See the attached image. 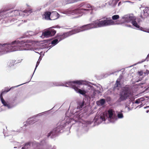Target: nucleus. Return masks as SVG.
I'll list each match as a JSON object with an SVG mask.
<instances>
[{"mask_svg": "<svg viewBox=\"0 0 149 149\" xmlns=\"http://www.w3.org/2000/svg\"><path fill=\"white\" fill-rule=\"evenodd\" d=\"M138 73L139 75L140 76H142L143 75V72L142 71H140L139 72H138Z\"/></svg>", "mask_w": 149, "mask_h": 149, "instance_id": "obj_39", "label": "nucleus"}, {"mask_svg": "<svg viewBox=\"0 0 149 149\" xmlns=\"http://www.w3.org/2000/svg\"><path fill=\"white\" fill-rule=\"evenodd\" d=\"M136 19V18L132 14H129L125 15L122 16L120 19L119 20V22L121 24L124 23H128Z\"/></svg>", "mask_w": 149, "mask_h": 149, "instance_id": "obj_12", "label": "nucleus"}, {"mask_svg": "<svg viewBox=\"0 0 149 149\" xmlns=\"http://www.w3.org/2000/svg\"><path fill=\"white\" fill-rule=\"evenodd\" d=\"M121 3H121V1L119 2L118 3V6H120V5L121 4Z\"/></svg>", "mask_w": 149, "mask_h": 149, "instance_id": "obj_44", "label": "nucleus"}, {"mask_svg": "<svg viewBox=\"0 0 149 149\" xmlns=\"http://www.w3.org/2000/svg\"><path fill=\"white\" fill-rule=\"evenodd\" d=\"M143 105L142 104H141L140 105L138 106V107H139V108H140L143 106Z\"/></svg>", "mask_w": 149, "mask_h": 149, "instance_id": "obj_45", "label": "nucleus"}, {"mask_svg": "<svg viewBox=\"0 0 149 149\" xmlns=\"http://www.w3.org/2000/svg\"><path fill=\"white\" fill-rule=\"evenodd\" d=\"M22 84L17 85L15 86L9 88L8 87L5 88L4 89L2 90V91L0 95V98L1 103L3 106L6 107L8 109H11L16 106L15 104H14L15 101L16 100V97H15L14 99L12 100H11L9 102L6 101L3 98V95L5 93H6L7 92L10 91L11 89L15 87H17L19 86L22 85Z\"/></svg>", "mask_w": 149, "mask_h": 149, "instance_id": "obj_7", "label": "nucleus"}, {"mask_svg": "<svg viewBox=\"0 0 149 149\" xmlns=\"http://www.w3.org/2000/svg\"><path fill=\"white\" fill-rule=\"evenodd\" d=\"M59 17V15L56 11L52 12L51 20H54L57 19Z\"/></svg>", "mask_w": 149, "mask_h": 149, "instance_id": "obj_19", "label": "nucleus"}, {"mask_svg": "<svg viewBox=\"0 0 149 149\" xmlns=\"http://www.w3.org/2000/svg\"><path fill=\"white\" fill-rule=\"evenodd\" d=\"M10 22L11 23L13 22L15 23L17 22V20L16 18V17H13L12 18H10Z\"/></svg>", "mask_w": 149, "mask_h": 149, "instance_id": "obj_30", "label": "nucleus"}, {"mask_svg": "<svg viewBox=\"0 0 149 149\" xmlns=\"http://www.w3.org/2000/svg\"><path fill=\"white\" fill-rule=\"evenodd\" d=\"M60 27L58 25L53 26L46 29L42 33V36L44 37L48 38L54 36L56 33V30L52 28H60Z\"/></svg>", "mask_w": 149, "mask_h": 149, "instance_id": "obj_13", "label": "nucleus"}, {"mask_svg": "<svg viewBox=\"0 0 149 149\" xmlns=\"http://www.w3.org/2000/svg\"><path fill=\"white\" fill-rule=\"evenodd\" d=\"M149 108V106H148L145 107H144V109H146V108Z\"/></svg>", "mask_w": 149, "mask_h": 149, "instance_id": "obj_48", "label": "nucleus"}, {"mask_svg": "<svg viewBox=\"0 0 149 149\" xmlns=\"http://www.w3.org/2000/svg\"><path fill=\"white\" fill-rule=\"evenodd\" d=\"M52 12L49 11H46L44 15L45 19L47 20H51L50 17L51 15Z\"/></svg>", "mask_w": 149, "mask_h": 149, "instance_id": "obj_21", "label": "nucleus"}, {"mask_svg": "<svg viewBox=\"0 0 149 149\" xmlns=\"http://www.w3.org/2000/svg\"><path fill=\"white\" fill-rule=\"evenodd\" d=\"M143 84V83H142V84Z\"/></svg>", "mask_w": 149, "mask_h": 149, "instance_id": "obj_53", "label": "nucleus"}, {"mask_svg": "<svg viewBox=\"0 0 149 149\" xmlns=\"http://www.w3.org/2000/svg\"><path fill=\"white\" fill-rule=\"evenodd\" d=\"M34 72H35V71H34ZM33 74H34V73H33ZM33 75V74L32 75Z\"/></svg>", "mask_w": 149, "mask_h": 149, "instance_id": "obj_52", "label": "nucleus"}, {"mask_svg": "<svg viewBox=\"0 0 149 149\" xmlns=\"http://www.w3.org/2000/svg\"><path fill=\"white\" fill-rule=\"evenodd\" d=\"M131 94L130 88L128 87H124L119 94V98L117 100L118 102L125 100Z\"/></svg>", "mask_w": 149, "mask_h": 149, "instance_id": "obj_9", "label": "nucleus"}, {"mask_svg": "<svg viewBox=\"0 0 149 149\" xmlns=\"http://www.w3.org/2000/svg\"><path fill=\"white\" fill-rule=\"evenodd\" d=\"M0 45H1V44H0ZM0 54H1V53H0ZM0 55H1V54H0Z\"/></svg>", "mask_w": 149, "mask_h": 149, "instance_id": "obj_56", "label": "nucleus"}, {"mask_svg": "<svg viewBox=\"0 0 149 149\" xmlns=\"http://www.w3.org/2000/svg\"><path fill=\"white\" fill-rule=\"evenodd\" d=\"M21 38H18L10 43H6L0 45L1 54L7 52L17 50H29L32 48L31 43L29 40L25 41Z\"/></svg>", "mask_w": 149, "mask_h": 149, "instance_id": "obj_2", "label": "nucleus"}, {"mask_svg": "<svg viewBox=\"0 0 149 149\" xmlns=\"http://www.w3.org/2000/svg\"><path fill=\"white\" fill-rule=\"evenodd\" d=\"M61 85H60L58 84V83L57 82H49L47 84V88H49L50 87H53L54 86H62Z\"/></svg>", "mask_w": 149, "mask_h": 149, "instance_id": "obj_20", "label": "nucleus"}, {"mask_svg": "<svg viewBox=\"0 0 149 149\" xmlns=\"http://www.w3.org/2000/svg\"><path fill=\"white\" fill-rule=\"evenodd\" d=\"M103 20L97 19L91 23L93 29L115 25V24L114 21L111 19L110 18L104 17Z\"/></svg>", "mask_w": 149, "mask_h": 149, "instance_id": "obj_5", "label": "nucleus"}, {"mask_svg": "<svg viewBox=\"0 0 149 149\" xmlns=\"http://www.w3.org/2000/svg\"><path fill=\"white\" fill-rule=\"evenodd\" d=\"M107 3H104L102 5H101L100 6V7H101L102 8H104L106 6Z\"/></svg>", "mask_w": 149, "mask_h": 149, "instance_id": "obj_36", "label": "nucleus"}, {"mask_svg": "<svg viewBox=\"0 0 149 149\" xmlns=\"http://www.w3.org/2000/svg\"><path fill=\"white\" fill-rule=\"evenodd\" d=\"M86 81L83 80H78L73 81H68L66 82L67 84L64 86L66 87L72 88L74 89L76 92L78 93L83 95H85L86 93L85 91L79 89V86L84 84Z\"/></svg>", "mask_w": 149, "mask_h": 149, "instance_id": "obj_6", "label": "nucleus"}, {"mask_svg": "<svg viewBox=\"0 0 149 149\" xmlns=\"http://www.w3.org/2000/svg\"><path fill=\"white\" fill-rule=\"evenodd\" d=\"M41 113H40V114H41ZM40 114V113H39V114Z\"/></svg>", "mask_w": 149, "mask_h": 149, "instance_id": "obj_55", "label": "nucleus"}, {"mask_svg": "<svg viewBox=\"0 0 149 149\" xmlns=\"http://www.w3.org/2000/svg\"><path fill=\"white\" fill-rule=\"evenodd\" d=\"M131 23L132 25L134 26L135 27L137 28V29L146 32V31H145V29L141 27H140L139 26V25L138 24L137 22L136 21V20H134L132 21L131 22Z\"/></svg>", "mask_w": 149, "mask_h": 149, "instance_id": "obj_18", "label": "nucleus"}, {"mask_svg": "<svg viewBox=\"0 0 149 149\" xmlns=\"http://www.w3.org/2000/svg\"><path fill=\"white\" fill-rule=\"evenodd\" d=\"M119 16L118 15H116L112 16L111 17L112 20L113 21V20H116L118 19L119 18Z\"/></svg>", "mask_w": 149, "mask_h": 149, "instance_id": "obj_29", "label": "nucleus"}, {"mask_svg": "<svg viewBox=\"0 0 149 149\" xmlns=\"http://www.w3.org/2000/svg\"><path fill=\"white\" fill-rule=\"evenodd\" d=\"M144 74H147V75H148L149 74V71L148 70H146V71L145 72H143Z\"/></svg>", "mask_w": 149, "mask_h": 149, "instance_id": "obj_38", "label": "nucleus"}, {"mask_svg": "<svg viewBox=\"0 0 149 149\" xmlns=\"http://www.w3.org/2000/svg\"><path fill=\"white\" fill-rule=\"evenodd\" d=\"M119 72L118 71H117L115 72H112V73L109 74H108V75H110L111 74H113L115 72Z\"/></svg>", "mask_w": 149, "mask_h": 149, "instance_id": "obj_42", "label": "nucleus"}, {"mask_svg": "<svg viewBox=\"0 0 149 149\" xmlns=\"http://www.w3.org/2000/svg\"><path fill=\"white\" fill-rule=\"evenodd\" d=\"M71 35V34L70 31L67 32L58 33L57 34L56 38L52 40L51 44L53 46H54L59 42Z\"/></svg>", "mask_w": 149, "mask_h": 149, "instance_id": "obj_10", "label": "nucleus"}, {"mask_svg": "<svg viewBox=\"0 0 149 149\" xmlns=\"http://www.w3.org/2000/svg\"><path fill=\"white\" fill-rule=\"evenodd\" d=\"M123 76L122 75H120L119 78L117 79L116 81V83L115 85V86L116 87H119L120 86V81L122 79Z\"/></svg>", "mask_w": 149, "mask_h": 149, "instance_id": "obj_22", "label": "nucleus"}, {"mask_svg": "<svg viewBox=\"0 0 149 149\" xmlns=\"http://www.w3.org/2000/svg\"><path fill=\"white\" fill-rule=\"evenodd\" d=\"M41 59H42V58L40 57V56L38 60V61H37V62L36 63V66L35 68V69L34 71H35L36 69L38 67V66L39 65L40 62V61H41Z\"/></svg>", "mask_w": 149, "mask_h": 149, "instance_id": "obj_31", "label": "nucleus"}, {"mask_svg": "<svg viewBox=\"0 0 149 149\" xmlns=\"http://www.w3.org/2000/svg\"><path fill=\"white\" fill-rule=\"evenodd\" d=\"M3 134H4V136H8V135H6V134H5V133L4 132V131L3 132Z\"/></svg>", "mask_w": 149, "mask_h": 149, "instance_id": "obj_47", "label": "nucleus"}, {"mask_svg": "<svg viewBox=\"0 0 149 149\" xmlns=\"http://www.w3.org/2000/svg\"><path fill=\"white\" fill-rule=\"evenodd\" d=\"M85 105V101L83 99L82 101L77 102V106L74 109L73 111L71 112L74 114L73 118H70L69 116L66 117L64 120H60L57 124V127L51 131L48 134L47 137H51V138H53L56 136L59 133L63 132V130L68 124H70L72 125H77L78 126H81L83 127H86L87 124H84L86 122L83 120V115L82 113L79 112L82 110Z\"/></svg>", "mask_w": 149, "mask_h": 149, "instance_id": "obj_1", "label": "nucleus"}, {"mask_svg": "<svg viewBox=\"0 0 149 149\" xmlns=\"http://www.w3.org/2000/svg\"><path fill=\"white\" fill-rule=\"evenodd\" d=\"M24 84H25V83H24ZM22 84V85H23V84Z\"/></svg>", "mask_w": 149, "mask_h": 149, "instance_id": "obj_54", "label": "nucleus"}, {"mask_svg": "<svg viewBox=\"0 0 149 149\" xmlns=\"http://www.w3.org/2000/svg\"><path fill=\"white\" fill-rule=\"evenodd\" d=\"M106 118H107V116H105L104 114H103L102 116H96L93 119V121L95 123H96L99 124L103 121H105Z\"/></svg>", "mask_w": 149, "mask_h": 149, "instance_id": "obj_15", "label": "nucleus"}, {"mask_svg": "<svg viewBox=\"0 0 149 149\" xmlns=\"http://www.w3.org/2000/svg\"><path fill=\"white\" fill-rule=\"evenodd\" d=\"M15 61L14 60H10L8 62L7 66L9 67H11L14 65Z\"/></svg>", "mask_w": 149, "mask_h": 149, "instance_id": "obj_25", "label": "nucleus"}, {"mask_svg": "<svg viewBox=\"0 0 149 149\" xmlns=\"http://www.w3.org/2000/svg\"><path fill=\"white\" fill-rule=\"evenodd\" d=\"M84 84H86V88L87 90L86 91H90H90L91 92H92V91H94L95 90L94 88L90 84H91V83L88 82L86 81V82H84Z\"/></svg>", "mask_w": 149, "mask_h": 149, "instance_id": "obj_17", "label": "nucleus"}, {"mask_svg": "<svg viewBox=\"0 0 149 149\" xmlns=\"http://www.w3.org/2000/svg\"><path fill=\"white\" fill-rule=\"evenodd\" d=\"M39 144L35 142L32 143L29 142L25 143L21 149H33L37 147Z\"/></svg>", "mask_w": 149, "mask_h": 149, "instance_id": "obj_14", "label": "nucleus"}, {"mask_svg": "<svg viewBox=\"0 0 149 149\" xmlns=\"http://www.w3.org/2000/svg\"><path fill=\"white\" fill-rule=\"evenodd\" d=\"M34 72H35V71H34ZM33 74H34V73H33ZM33 75V74L32 75Z\"/></svg>", "mask_w": 149, "mask_h": 149, "instance_id": "obj_51", "label": "nucleus"}, {"mask_svg": "<svg viewBox=\"0 0 149 149\" xmlns=\"http://www.w3.org/2000/svg\"><path fill=\"white\" fill-rule=\"evenodd\" d=\"M139 100H140V102L141 103L144 100H145V99L144 97H142L140 98H139Z\"/></svg>", "mask_w": 149, "mask_h": 149, "instance_id": "obj_34", "label": "nucleus"}, {"mask_svg": "<svg viewBox=\"0 0 149 149\" xmlns=\"http://www.w3.org/2000/svg\"><path fill=\"white\" fill-rule=\"evenodd\" d=\"M80 133H79L78 134H78Z\"/></svg>", "mask_w": 149, "mask_h": 149, "instance_id": "obj_50", "label": "nucleus"}, {"mask_svg": "<svg viewBox=\"0 0 149 149\" xmlns=\"http://www.w3.org/2000/svg\"><path fill=\"white\" fill-rule=\"evenodd\" d=\"M118 1L116 0H110L108 3L109 5L112 6H115L117 4Z\"/></svg>", "mask_w": 149, "mask_h": 149, "instance_id": "obj_24", "label": "nucleus"}, {"mask_svg": "<svg viewBox=\"0 0 149 149\" xmlns=\"http://www.w3.org/2000/svg\"><path fill=\"white\" fill-rule=\"evenodd\" d=\"M125 26H126L128 27H132V26L130 25L127 24V25H126Z\"/></svg>", "mask_w": 149, "mask_h": 149, "instance_id": "obj_43", "label": "nucleus"}, {"mask_svg": "<svg viewBox=\"0 0 149 149\" xmlns=\"http://www.w3.org/2000/svg\"><path fill=\"white\" fill-rule=\"evenodd\" d=\"M125 109L127 108L128 111H130V110H131V109L130 108L129 105L128 104H126L125 105Z\"/></svg>", "mask_w": 149, "mask_h": 149, "instance_id": "obj_35", "label": "nucleus"}, {"mask_svg": "<svg viewBox=\"0 0 149 149\" xmlns=\"http://www.w3.org/2000/svg\"><path fill=\"white\" fill-rule=\"evenodd\" d=\"M54 46L52 45H49V46H48L47 47V48H49V49H50L51 48H52V47H53Z\"/></svg>", "mask_w": 149, "mask_h": 149, "instance_id": "obj_41", "label": "nucleus"}, {"mask_svg": "<svg viewBox=\"0 0 149 149\" xmlns=\"http://www.w3.org/2000/svg\"><path fill=\"white\" fill-rule=\"evenodd\" d=\"M34 118V117H32L28 118L26 121V124L24 125H27L32 124L33 123V122L34 121V120H33Z\"/></svg>", "mask_w": 149, "mask_h": 149, "instance_id": "obj_23", "label": "nucleus"}, {"mask_svg": "<svg viewBox=\"0 0 149 149\" xmlns=\"http://www.w3.org/2000/svg\"><path fill=\"white\" fill-rule=\"evenodd\" d=\"M105 102V100L104 99H101L100 100L97 102V104L98 105L101 104V105H104Z\"/></svg>", "mask_w": 149, "mask_h": 149, "instance_id": "obj_26", "label": "nucleus"}, {"mask_svg": "<svg viewBox=\"0 0 149 149\" xmlns=\"http://www.w3.org/2000/svg\"><path fill=\"white\" fill-rule=\"evenodd\" d=\"M93 85H94L95 86H96L97 88L98 89L97 90H95H95L94 91H93V93H95V92H97L98 93H100V85H99V86L97 85H96L95 84H93Z\"/></svg>", "mask_w": 149, "mask_h": 149, "instance_id": "obj_27", "label": "nucleus"}, {"mask_svg": "<svg viewBox=\"0 0 149 149\" xmlns=\"http://www.w3.org/2000/svg\"><path fill=\"white\" fill-rule=\"evenodd\" d=\"M93 29L91 23L89 24L86 25H84L81 27H78L77 28L72 29L71 31H70L71 34V35L82 32L84 31L90 29Z\"/></svg>", "mask_w": 149, "mask_h": 149, "instance_id": "obj_11", "label": "nucleus"}, {"mask_svg": "<svg viewBox=\"0 0 149 149\" xmlns=\"http://www.w3.org/2000/svg\"><path fill=\"white\" fill-rule=\"evenodd\" d=\"M149 110H148L146 111V112L147 113H148L149 112Z\"/></svg>", "mask_w": 149, "mask_h": 149, "instance_id": "obj_49", "label": "nucleus"}, {"mask_svg": "<svg viewBox=\"0 0 149 149\" xmlns=\"http://www.w3.org/2000/svg\"><path fill=\"white\" fill-rule=\"evenodd\" d=\"M149 58V54L147 55L146 58V59H144V60H143L142 61H139V62L138 63H136V64H134V65H136L137 64H139V63H143V62L145 61H146V60H147V58Z\"/></svg>", "mask_w": 149, "mask_h": 149, "instance_id": "obj_32", "label": "nucleus"}, {"mask_svg": "<svg viewBox=\"0 0 149 149\" xmlns=\"http://www.w3.org/2000/svg\"><path fill=\"white\" fill-rule=\"evenodd\" d=\"M21 147V146H18V148H20V147ZM17 148V147H16V146H15L14 147V148Z\"/></svg>", "mask_w": 149, "mask_h": 149, "instance_id": "obj_46", "label": "nucleus"}, {"mask_svg": "<svg viewBox=\"0 0 149 149\" xmlns=\"http://www.w3.org/2000/svg\"><path fill=\"white\" fill-rule=\"evenodd\" d=\"M122 111L117 112V116L115 113L114 111L112 110L108 111V120L110 123H113L117 120L118 119H122L124 116L122 113Z\"/></svg>", "mask_w": 149, "mask_h": 149, "instance_id": "obj_8", "label": "nucleus"}, {"mask_svg": "<svg viewBox=\"0 0 149 149\" xmlns=\"http://www.w3.org/2000/svg\"><path fill=\"white\" fill-rule=\"evenodd\" d=\"M141 103L140 102V100H139V99H138L136 100L135 102V103L136 104H139V103Z\"/></svg>", "mask_w": 149, "mask_h": 149, "instance_id": "obj_37", "label": "nucleus"}, {"mask_svg": "<svg viewBox=\"0 0 149 149\" xmlns=\"http://www.w3.org/2000/svg\"><path fill=\"white\" fill-rule=\"evenodd\" d=\"M36 34L37 33H36L31 31H28L26 33V35L27 36L29 35L30 36H31L36 35Z\"/></svg>", "mask_w": 149, "mask_h": 149, "instance_id": "obj_28", "label": "nucleus"}, {"mask_svg": "<svg viewBox=\"0 0 149 149\" xmlns=\"http://www.w3.org/2000/svg\"><path fill=\"white\" fill-rule=\"evenodd\" d=\"M45 140H43L41 142L40 144L43 145L44 144V143H45Z\"/></svg>", "mask_w": 149, "mask_h": 149, "instance_id": "obj_40", "label": "nucleus"}, {"mask_svg": "<svg viewBox=\"0 0 149 149\" xmlns=\"http://www.w3.org/2000/svg\"><path fill=\"white\" fill-rule=\"evenodd\" d=\"M79 8L74 10H68L69 13L72 15L79 14L77 18L81 16L83 14H86L89 13H91L93 9L92 6L89 3H82L79 5Z\"/></svg>", "mask_w": 149, "mask_h": 149, "instance_id": "obj_3", "label": "nucleus"}, {"mask_svg": "<svg viewBox=\"0 0 149 149\" xmlns=\"http://www.w3.org/2000/svg\"><path fill=\"white\" fill-rule=\"evenodd\" d=\"M11 134L13 135H16L18 134V132L17 131H11L10 132Z\"/></svg>", "mask_w": 149, "mask_h": 149, "instance_id": "obj_33", "label": "nucleus"}, {"mask_svg": "<svg viewBox=\"0 0 149 149\" xmlns=\"http://www.w3.org/2000/svg\"><path fill=\"white\" fill-rule=\"evenodd\" d=\"M149 10L148 8V7H146L143 10V12H142L140 16V17L142 19H143L147 17L148 15V12Z\"/></svg>", "mask_w": 149, "mask_h": 149, "instance_id": "obj_16", "label": "nucleus"}, {"mask_svg": "<svg viewBox=\"0 0 149 149\" xmlns=\"http://www.w3.org/2000/svg\"><path fill=\"white\" fill-rule=\"evenodd\" d=\"M32 12L31 10H24L23 11L19 10H3L0 11V19H3L7 17H10L11 16L19 15L24 17L27 16Z\"/></svg>", "mask_w": 149, "mask_h": 149, "instance_id": "obj_4", "label": "nucleus"}]
</instances>
